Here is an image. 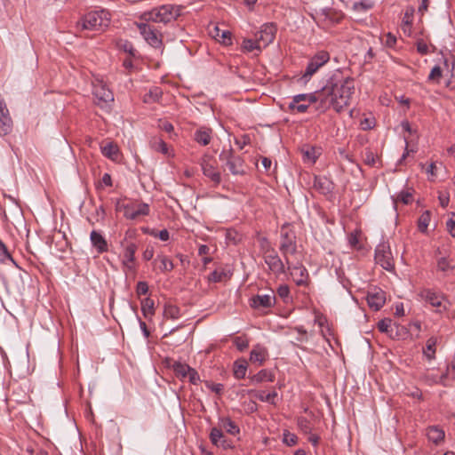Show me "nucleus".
Returning <instances> with one entry per match:
<instances>
[{
  "label": "nucleus",
  "mask_w": 455,
  "mask_h": 455,
  "mask_svg": "<svg viewBox=\"0 0 455 455\" xmlns=\"http://www.w3.org/2000/svg\"><path fill=\"white\" fill-rule=\"evenodd\" d=\"M365 164H367L370 166H374L376 164V158L372 152L368 151L365 153V158H364Z\"/></svg>",
  "instance_id": "61"
},
{
  "label": "nucleus",
  "mask_w": 455,
  "mask_h": 455,
  "mask_svg": "<svg viewBox=\"0 0 455 455\" xmlns=\"http://www.w3.org/2000/svg\"><path fill=\"white\" fill-rule=\"evenodd\" d=\"M313 188L320 194L329 196L332 194L335 185L332 180L326 176H315Z\"/></svg>",
  "instance_id": "13"
},
{
  "label": "nucleus",
  "mask_w": 455,
  "mask_h": 455,
  "mask_svg": "<svg viewBox=\"0 0 455 455\" xmlns=\"http://www.w3.org/2000/svg\"><path fill=\"white\" fill-rule=\"evenodd\" d=\"M275 303L274 291L271 294L255 295L251 299V306L254 308H269Z\"/></svg>",
  "instance_id": "16"
},
{
  "label": "nucleus",
  "mask_w": 455,
  "mask_h": 455,
  "mask_svg": "<svg viewBox=\"0 0 455 455\" xmlns=\"http://www.w3.org/2000/svg\"><path fill=\"white\" fill-rule=\"evenodd\" d=\"M233 342L240 352L244 351L249 347V340L245 335L234 338Z\"/></svg>",
  "instance_id": "46"
},
{
  "label": "nucleus",
  "mask_w": 455,
  "mask_h": 455,
  "mask_svg": "<svg viewBox=\"0 0 455 455\" xmlns=\"http://www.w3.org/2000/svg\"><path fill=\"white\" fill-rule=\"evenodd\" d=\"M212 129L202 127L195 132L194 140L203 146L210 144L212 140Z\"/></svg>",
  "instance_id": "25"
},
{
  "label": "nucleus",
  "mask_w": 455,
  "mask_h": 455,
  "mask_svg": "<svg viewBox=\"0 0 455 455\" xmlns=\"http://www.w3.org/2000/svg\"><path fill=\"white\" fill-rule=\"evenodd\" d=\"M212 36L225 45L232 44V34L228 30H221L217 26L211 32Z\"/></svg>",
  "instance_id": "28"
},
{
  "label": "nucleus",
  "mask_w": 455,
  "mask_h": 455,
  "mask_svg": "<svg viewBox=\"0 0 455 455\" xmlns=\"http://www.w3.org/2000/svg\"><path fill=\"white\" fill-rule=\"evenodd\" d=\"M374 6V2L371 0H360L352 4V10L355 12H365Z\"/></svg>",
  "instance_id": "35"
},
{
  "label": "nucleus",
  "mask_w": 455,
  "mask_h": 455,
  "mask_svg": "<svg viewBox=\"0 0 455 455\" xmlns=\"http://www.w3.org/2000/svg\"><path fill=\"white\" fill-rule=\"evenodd\" d=\"M442 68L439 66H435L428 76V80L439 83V80L442 77Z\"/></svg>",
  "instance_id": "52"
},
{
  "label": "nucleus",
  "mask_w": 455,
  "mask_h": 455,
  "mask_svg": "<svg viewBox=\"0 0 455 455\" xmlns=\"http://www.w3.org/2000/svg\"><path fill=\"white\" fill-rule=\"evenodd\" d=\"M286 269L290 271V274L297 285L302 286L307 283L308 273L302 264L292 266L291 263V268L286 267Z\"/></svg>",
  "instance_id": "15"
},
{
  "label": "nucleus",
  "mask_w": 455,
  "mask_h": 455,
  "mask_svg": "<svg viewBox=\"0 0 455 455\" xmlns=\"http://www.w3.org/2000/svg\"><path fill=\"white\" fill-rule=\"evenodd\" d=\"M227 166L233 175H242L245 173L243 170V160L238 156H235L230 159Z\"/></svg>",
  "instance_id": "27"
},
{
  "label": "nucleus",
  "mask_w": 455,
  "mask_h": 455,
  "mask_svg": "<svg viewBox=\"0 0 455 455\" xmlns=\"http://www.w3.org/2000/svg\"><path fill=\"white\" fill-rule=\"evenodd\" d=\"M250 379L253 383H261L264 381H274V374L267 370H261L258 373L250 376Z\"/></svg>",
  "instance_id": "34"
},
{
  "label": "nucleus",
  "mask_w": 455,
  "mask_h": 455,
  "mask_svg": "<svg viewBox=\"0 0 455 455\" xmlns=\"http://www.w3.org/2000/svg\"><path fill=\"white\" fill-rule=\"evenodd\" d=\"M180 15L179 10L172 4H165L160 7L146 12L141 15V19L148 22L167 24L175 20Z\"/></svg>",
  "instance_id": "4"
},
{
  "label": "nucleus",
  "mask_w": 455,
  "mask_h": 455,
  "mask_svg": "<svg viewBox=\"0 0 455 455\" xmlns=\"http://www.w3.org/2000/svg\"><path fill=\"white\" fill-rule=\"evenodd\" d=\"M427 438L429 439V441L437 444L441 441L443 440L444 432L441 428H438L437 427L433 426V427H429L427 428Z\"/></svg>",
  "instance_id": "33"
},
{
  "label": "nucleus",
  "mask_w": 455,
  "mask_h": 455,
  "mask_svg": "<svg viewBox=\"0 0 455 455\" xmlns=\"http://www.w3.org/2000/svg\"><path fill=\"white\" fill-rule=\"evenodd\" d=\"M267 357V350L259 344L252 348L250 354V361L251 363H258L259 365L265 362Z\"/></svg>",
  "instance_id": "24"
},
{
  "label": "nucleus",
  "mask_w": 455,
  "mask_h": 455,
  "mask_svg": "<svg viewBox=\"0 0 455 455\" xmlns=\"http://www.w3.org/2000/svg\"><path fill=\"white\" fill-rule=\"evenodd\" d=\"M354 92V78L345 77L339 72L333 74L322 88L324 110L332 108L337 113H341L350 105Z\"/></svg>",
  "instance_id": "1"
},
{
  "label": "nucleus",
  "mask_w": 455,
  "mask_h": 455,
  "mask_svg": "<svg viewBox=\"0 0 455 455\" xmlns=\"http://www.w3.org/2000/svg\"><path fill=\"white\" fill-rule=\"evenodd\" d=\"M188 378L189 379V382L194 385H196L200 381V377H199L198 372L193 368H190Z\"/></svg>",
  "instance_id": "55"
},
{
  "label": "nucleus",
  "mask_w": 455,
  "mask_h": 455,
  "mask_svg": "<svg viewBox=\"0 0 455 455\" xmlns=\"http://www.w3.org/2000/svg\"><path fill=\"white\" fill-rule=\"evenodd\" d=\"M261 250L263 252L264 261L275 276H279L286 272L287 265L277 254L276 251L270 245L267 238L262 239Z\"/></svg>",
  "instance_id": "3"
},
{
  "label": "nucleus",
  "mask_w": 455,
  "mask_h": 455,
  "mask_svg": "<svg viewBox=\"0 0 455 455\" xmlns=\"http://www.w3.org/2000/svg\"><path fill=\"white\" fill-rule=\"evenodd\" d=\"M209 438L211 443L217 448L228 450L235 447L234 441L227 437L226 434L219 427H213L211 429Z\"/></svg>",
  "instance_id": "9"
},
{
  "label": "nucleus",
  "mask_w": 455,
  "mask_h": 455,
  "mask_svg": "<svg viewBox=\"0 0 455 455\" xmlns=\"http://www.w3.org/2000/svg\"><path fill=\"white\" fill-rule=\"evenodd\" d=\"M322 89L319 91H316L313 93H302L295 95L291 100H293V103H299V102H308V103H316L317 106L315 107V109L323 113L325 112L323 108V98Z\"/></svg>",
  "instance_id": "10"
},
{
  "label": "nucleus",
  "mask_w": 455,
  "mask_h": 455,
  "mask_svg": "<svg viewBox=\"0 0 455 455\" xmlns=\"http://www.w3.org/2000/svg\"><path fill=\"white\" fill-rule=\"evenodd\" d=\"M431 220V212L427 210L418 219V229L420 233L427 234Z\"/></svg>",
  "instance_id": "32"
},
{
  "label": "nucleus",
  "mask_w": 455,
  "mask_h": 455,
  "mask_svg": "<svg viewBox=\"0 0 455 455\" xmlns=\"http://www.w3.org/2000/svg\"><path fill=\"white\" fill-rule=\"evenodd\" d=\"M391 328H392L391 319L385 318V319L380 320L378 323V329L381 332L388 333L389 331H391Z\"/></svg>",
  "instance_id": "51"
},
{
  "label": "nucleus",
  "mask_w": 455,
  "mask_h": 455,
  "mask_svg": "<svg viewBox=\"0 0 455 455\" xmlns=\"http://www.w3.org/2000/svg\"><path fill=\"white\" fill-rule=\"evenodd\" d=\"M375 261L384 269L391 271L394 269V260L389 247L385 243L379 244L375 250Z\"/></svg>",
  "instance_id": "8"
},
{
  "label": "nucleus",
  "mask_w": 455,
  "mask_h": 455,
  "mask_svg": "<svg viewBox=\"0 0 455 455\" xmlns=\"http://www.w3.org/2000/svg\"><path fill=\"white\" fill-rule=\"evenodd\" d=\"M413 201L412 193L410 191H401L396 197L395 202H401L403 204H409Z\"/></svg>",
  "instance_id": "49"
},
{
  "label": "nucleus",
  "mask_w": 455,
  "mask_h": 455,
  "mask_svg": "<svg viewBox=\"0 0 455 455\" xmlns=\"http://www.w3.org/2000/svg\"><path fill=\"white\" fill-rule=\"evenodd\" d=\"M234 156H235V155H234L232 149H229L228 151L223 150L220 154V160L226 162V164H228V161H230V159H232Z\"/></svg>",
  "instance_id": "56"
},
{
  "label": "nucleus",
  "mask_w": 455,
  "mask_h": 455,
  "mask_svg": "<svg viewBox=\"0 0 455 455\" xmlns=\"http://www.w3.org/2000/svg\"><path fill=\"white\" fill-rule=\"evenodd\" d=\"M163 96V91L159 87H153L143 96V102L147 104L158 102Z\"/></svg>",
  "instance_id": "31"
},
{
  "label": "nucleus",
  "mask_w": 455,
  "mask_h": 455,
  "mask_svg": "<svg viewBox=\"0 0 455 455\" xmlns=\"http://www.w3.org/2000/svg\"><path fill=\"white\" fill-rule=\"evenodd\" d=\"M435 270L443 278L449 276L455 270V264L450 256H440L436 258Z\"/></svg>",
  "instance_id": "14"
},
{
  "label": "nucleus",
  "mask_w": 455,
  "mask_h": 455,
  "mask_svg": "<svg viewBox=\"0 0 455 455\" xmlns=\"http://www.w3.org/2000/svg\"><path fill=\"white\" fill-rule=\"evenodd\" d=\"M101 152L103 156L112 160L116 159L118 156L117 146L113 144L112 142H108L105 146L101 147Z\"/></svg>",
  "instance_id": "40"
},
{
  "label": "nucleus",
  "mask_w": 455,
  "mask_h": 455,
  "mask_svg": "<svg viewBox=\"0 0 455 455\" xmlns=\"http://www.w3.org/2000/svg\"><path fill=\"white\" fill-rule=\"evenodd\" d=\"M303 156L307 160H308L312 163H315L318 157V156L316 155L315 149L313 148L304 151Z\"/></svg>",
  "instance_id": "54"
},
{
  "label": "nucleus",
  "mask_w": 455,
  "mask_h": 455,
  "mask_svg": "<svg viewBox=\"0 0 455 455\" xmlns=\"http://www.w3.org/2000/svg\"><path fill=\"white\" fill-rule=\"evenodd\" d=\"M91 242L99 253L108 251V243L102 235L96 230H92L90 235Z\"/></svg>",
  "instance_id": "23"
},
{
  "label": "nucleus",
  "mask_w": 455,
  "mask_h": 455,
  "mask_svg": "<svg viewBox=\"0 0 455 455\" xmlns=\"http://www.w3.org/2000/svg\"><path fill=\"white\" fill-rule=\"evenodd\" d=\"M156 263H159L158 268L164 273L171 272L174 268L172 260L165 255H157L154 259V264Z\"/></svg>",
  "instance_id": "30"
},
{
  "label": "nucleus",
  "mask_w": 455,
  "mask_h": 455,
  "mask_svg": "<svg viewBox=\"0 0 455 455\" xmlns=\"http://www.w3.org/2000/svg\"><path fill=\"white\" fill-rule=\"evenodd\" d=\"M277 295L285 302L288 303L291 300L290 298V288L287 284H281L277 288Z\"/></svg>",
  "instance_id": "48"
},
{
  "label": "nucleus",
  "mask_w": 455,
  "mask_h": 455,
  "mask_svg": "<svg viewBox=\"0 0 455 455\" xmlns=\"http://www.w3.org/2000/svg\"><path fill=\"white\" fill-rule=\"evenodd\" d=\"M151 147L157 152H161L164 155L168 154L167 144L161 138H154L151 140Z\"/></svg>",
  "instance_id": "42"
},
{
  "label": "nucleus",
  "mask_w": 455,
  "mask_h": 455,
  "mask_svg": "<svg viewBox=\"0 0 455 455\" xmlns=\"http://www.w3.org/2000/svg\"><path fill=\"white\" fill-rule=\"evenodd\" d=\"M207 387H209L212 392L216 394H220L223 391L224 386L220 383H206Z\"/></svg>",
  "instance_id": "57"
},
{
  "label": "nucleus",
  "mask_w": 455,
  "mask_h": 455,
  "mask_svg": "<svg viewBox=\"0 0 455 455\" xmlns=\"http://www.w3.org/2000/svg\"><path fill=\"white\" fill-rule=\"evenodd\" d=\"M437 342L438 339L435 336L430 337L426 341V346L423 347V355L427 360L431 361L435 358Z\"/></svg>",
  "instance_id": "26"
},
{
  "label": "nucleus",
  "mask_w": 455,
  "mask_h": 455,
  "mask_svg": "<svg viewBox=\"0 0 455 455\" xmlns=\"http://www.w3.org/2000/svg\"><path fill=\"white\" fill-rule=\"evenodd\" d=\"M297 424H298L299 428L304 434H306V435L311 434L312 426H311L310 421L307 419H306L304 417H299L297 419Z\"/></svg>",
  "instance_id": "47"
},
{
  "label": "nucleus",
  "mask_w": 455,
  "mask_h": 455,
  "mask_svg": "<svg viewBox=\"0 0 455 455\" xmlns=\"http://www.w3.org/2000/svg\"><path fill=\"white\" fill-rule=\"evenodd\" d=\"M164 316L167 319H178L180 316V310L177 306L166 303L164 308Z\"/></svg>",
  "instance_id": "38"
},
{
  "label": "nucleus",
  "mask_w": 455,
  "mask_h": 455,
  "mask_svg": "<svg viewBox=\"0 0 455 455\" xmlns=\"http://www.w3.org/2000/svg\"><path fill=\"white\" fill-rule=\"evenodd\" d=\"M249 393L250 394L254 393V396L261 402H267L271 404H275V399L277 396L276 392H271V393L266 394L264 391L251 390V391H249Z\"/></svg>",
  "instance_id": "37"
},
{
  "label": "nucleus",
  "mask_w": 455,
  "mask_h": 455,
  "mask_svg": "<svg viewBox=\"0 0 455 455\" xmlns=\"http://www.w3.org/2000/svg\"><path fill=\"white\" fill-rule=\"evenodd\" d=\"M154 300L150 298H145L141 300V311L146 318H151L155 315Z\"/></svg>",
  "instance_id": "36"
},
{
  "label": "nucleus",
  "mask_w": 455,
  "mask_h": 455,
  "mask_svg": "<svg viewBox=\"0 0 455 455\" xmlns=\"http://www.w3.org/2000/svg\"><path fill=\"white\" fill-rule=\"evenodd\" d=\"M446 229L452 237H455V220L451 218L446 221Z\"/></svg>",
  "instance_id": "58"
},
{
  "label": "nucleus",
  "mask_w": 455,
  "mask_h": 455,
  "mask_svg": "<svg viewBox=\"0 0 455 455\" xmlns=\"http://www.w3.org/2000/svg\"><path fill=\"white\" fill-rule=\"evenodd\" d=\"M138 28L148 44L155 48H160L162 46V35L159 34L153 26L145 22L138 24Z\"/></svg>",
  "instance_id": "7"
},
{
  "label": "nucleus",
  "mask_w": 455,
  "mask_h": 455,
  "mask_svg": "<svg viewBox=\"0 0 455 455\" xmlns=\"http://www.w3.org/2000/svg\"><path fill=\"white\" fill-rule=\"evenodd\" d=\"M159 127L161 130L170 133L173 131V125L168 121H159Z\"/></svg>",
  "instance_id": "60"
},
{
  "label": "nucleus",
  "mask_w": 455,
  "mask_h": 455,
  "mask_svg": "<svg viewBox=\"0 0 455 455\" xmlns=\"http://www.w3.org/2000/svg\"><path fill=\"white\" fill-rule=\"evenodd\" d=\"M417 51L422 55L427 54L428 46L423 40H419L417 42Z\"/></svg>",
  "instance_id": "59"
},
{
  "label": "nucleus",
  "mask_w": 455,
  "mask_h": 455,
  "mask_svg": "<svg viewBox=\"0 0 455 455\" xmlns=\"http://www.w3.org/2000/svg\"><path fill=\"white\" fill-rule=\"evenodd\" d=\"M330 60V53L326 51L317 52L310 60L307 65L305 72L302 76L306 81H307L314 74H315L320 68L326 64Z\"/></svg>",
  "instance_id": "6"
},
{
  "label": "nucleus",
  "mask_w": 455,
  "mask_h": 455,
  "mask_svg": "<svg viewBox=\"0 0 455 455\" xmlns=\"http://www.w3.org/2000/svg\"><path fill=\"white\" fill-rule=\"evenodd\" d=\"M438 199H439V202H440V205L443 207V208H445L448 206L449 204V202H450V198H449V196H444L443 194H440L439 196H438Z\"/></svg>",
  "instance_id": "64"
},
{
  "label": "nucleus",
  "mask_w": 455,
  "mask_h": 455,
  "mask_svg": "<svg viewBox=\"0 0 455 455\" xmlns=\"http://www.w3.org/2000/svg\"><path fill=\"white\" fill-rule=\"evenodd\" d=\"M217 427L220 428L223 432L225 431V433L234 437H236L240 435V427L228 417L220 418Z\"/></svg>",
  "instance_id": "20"
},
{
  "label": "nucleus",
  "mask_w": 455,
  "mask_h": 455,
  "mask_svg": "<svg viewBox=\"0 0 455 455\" xmlns=\"http://www.w3.org/2000/svg\"><path fill=\"white\" fill-rule=\"evenodd\" d=\"M311 104L308 102L293 103V100H291L288 105V109L291 112L305 113Z\"/></svg>",
  "instance_id": "44"
},
{
  "label": "nucleus",
  "mask_w": 455,
  "mask_h": 455,
  "mask_svg": "<svg viewBox=\"0 0 455 455\" xmlns=\"http://www.w3.org/2000/svg\"><path fill=\"white\" fill-rule=\"evenodd\" d=\"M111 16L108 11H92L84 14L76 23L77 31H100L108 27Z\"/></svg>",
  "instance_id": "2"
},
{
  "label": "nucleus",
  "mask_w": 455,
  "mask_h": 455,
  "mask_svg": "<svg viewBox=\"0 0 455 455\" xmlns=\"http://www.w3.org/2000/svg\"><path fill=\"white\" fill-rule=\"evenodd\" d=\"M143 259L148 261L154 257V248L148 246L142 254Z\"/></svg>",
  "instance_id": "62"
},
{
  "label": "nucleus",
  "mask_w": 455,
  "mask_h": 455,
  "mask_svg": "<svg viewBox=\"0 0 455 455\" xmlns=\"http://www.w3.org/2000/svg\"><path fill=\"white\" fill-rule=\"evenodd\" d=\"M137 251V245L133 243H130L126 245L124 251V265L130 270L134 269L135 253Z\"/></svg>",
  "instance_id": "22"
},
{
  "label": "nucleus",
  "mask_w": 455,
  "mask_h": 455,
  "mask_svg": "<svg viewBox=\"0 0 455 455\" xmlns=\"http://www.w3.org/2000/svg\"><path fill=\"white\" fill-rule=\"evenodd\" d=\"M243 48L244 51L251 52L254 50H261V48H264L261 44H259V42L255 37V40L252 39H244L243 42Z\"/></svg>",
  "instance_id": "43"
},
{
  "label": "nucleus",
  "mask_w": 455,
  "mask_h": 455,
  "mask_svg": "<svg viewBox=\"0 0 455 455\" xmlns=\"http://www.w3.org/2000/svg\"><path fill=\"white\" fill-rule=\"evenodd\" d=\"M283 442L287 445V446H293L297 443L298 442V437L296 435L292 434V433H290L289 431L285 430L283 432Z\"/></svg>",
  "instance_id": "50"
},
{
  "label": "nucleus",
  "mask_w": 455,
  "mask_h": 455,
  "mask_svg": "<svg viewBox=\"0 0 455 455\" xmlns=\"http://www.w3.org/2000/svg\"><path fill=\"white\" fill-rule=\"evenodd\" d=\"M419 296L431 306L438 308L439 311H442V307L445 309V307L443 306L442 303L443 297L439 293L435 292L430 289H425L419 292Z\"/></svg>",
  "instance_id": "18"
},
{
  "label": "nucleus",
  "mask_w": 455,
  "mask_h": 455,
  "mask_svg": "<svg viewBox=\"0 0 455 455\" xmlns=\"http://www.w3.org/2000/svg\"><path fill=\"white\" fill-rule=\"evenodd\" d=\"M123 48L124 50V52H128L130 55L132 56H135L136 54V50L135 48L132 46V44L129 42H125L123 45Z\"/></svg>",
  "instance_id": "63"
},
{
  "label": "nucleus",
  "mask_w": 455,
  "mask_h": 455,
  "mask_svg": "<svg viewBox=\"0 0 455 455\" xmlns=\"http://www.w3.org/2000/svg\"><path fill=\"white\" fill-rule=\"evenodd\" d=\"M201 167L204 176L208 177L215 184H220L221 180L220 172L214 165L212 157L204 156L202 158Z\"/></svg>",
  "instance_id": "11"
},
{
  "label": "nucleus",
  "mask_w": 455,
  "mask_h": 455,
  "mask_svg": "<svg viewBox=\"0 0 455 455\" xmlns=\"http://www.w3.org/2000/svg\"><path fill=\"white\" fill-rule=\"evenodd\" d=\"M323 14L326 20H329L332 24L339 23L343 19V14L334 9L323 10Z\"/></svg>",
  "instance_id": "39"
},
{
  "label": "nucleus",
  "mask_w": 455,
  "mask_h": 455,
  "mask_svg": "<svg viewBox=\"0 0 455 455\" xmlns=\"http://www.w3.org/2000/svg\"><path fill=\"white\" fill-rule=\"evenodd\" d=\"M173 371L175 372V375L178 377V378H187L188 373H189V370H190V366L186 364V363H181L180 362H175L173 363Z\"/></svg>",
  "instance_id": "41"
},
{
  "label": "nucleus",
  "mask_w": 455,
  "mask_h": 455,
  "mask_svg": "<svg viewBox=\"0 0 455 455\" xmlns=\"http://www.w3.org/2000/svg\"><path fill=\"white\" fill-rule=\"evenodd\" d=\"M136 292L139 296L146 295L148 292V284L145 281H140L137 283Z\"/></svg>",
  "instance_id": "53"
},
{
  "label": "nucleus",
  "mask_w": 455,
  "mask_h": 455,
  "mask_svg": "<svg viewBox=\"0 0 455 455\" xmlns=\"http://www.w3.org/2000/svg\"><path fill=\"white\" fill-rule=\"evenodd\" d=\"M248 368V363L245 359H238L234 363L233 374L237 379H242L245 377Z\"/></svg>",
  "instance_id": "29"
},
{
  "label": "nucleus",
  "mask_w": 455,
  "mask_h": 455,
  "mask_svg": "<svg viewBox=\"0 0 455 455\" xmlns=\"http://www.w3.org/2000/svg\"><path fill=\"white\" fill-rule=\"evenodd\" d=\"M279 251L285 259L288 268H291V260L289 255H293L297 252L296 235L291 230H286V226L283 225L281 228V241Z\"/></svg>",
  "instance_id": "5"
},
{
  "label": "nucleus",
  "mask_w": 455,
  "mask_h": 455,
  "mask_svg": "<svg viewBox=\"0 0 455 455\" xmlns=\"http://www.w3.org/2000/svg\"><path fill=\"white\" fill-rule=\"evenodd\" d=\"M276 34V26L274 23L262 25L260 30L255 34V37L264 48L271 44Z\"/></svg>",
  "instance_id": "12"
},
{
  "label": "nucleus",
  "mask_w": 455,
  "mask_h": 455,
  "mask_svg": "<svg viewBox=\"0 0 455 455\" xmlns=\"http://www.w3.org/2000/svg\"><path fill=\"white\" fill-rule=\"evenodd\" d=\"M226 278H228V273L223 269H216L213 272H212L208 276V280L213 283L222 282Z\"/></svg>",
  "instance_id": "45"
},
{
  "label": "nucleus",
  "mask_w": 455,
  "mask_h": 455,
  "mask_svg": "<svg viewBox=\"0 0 455 455\" xmlns=\"http://www.w3.org/2000/svg\"><path fill=\"white\" fill-rule=\"evenodd\" d=\"M93 94L100 101H102L104 103L114 100L112 92L102 82H100L99 84L94 85Z\"/></svg>",
  "instance_id": "21"
},
{
  "label": "nucleus",
  "mask_w": 455,
  "mask_h": 455,
  "mask_svg": "<svg viewBox=\"0 0 455 455\" xmlns=\"http://www.w3.org/2000/svg\"><path fill=\"white\" fill-rule=\"evenodd\" d=\"M369 307L374 311L379 310L386 302L385 292L382 290L369 291L367 294Z\"/></svg>",
  "instance_id": "17"
},
{
  "label": "nucleus",
  "mask_w": 455,
  "mask_h": 455,
  "mask_svg": "<svg viewBox=\"0 0 455 455\" xmlns=\"http://www.w3.org/2000/svg\"><path fill=\"white\" fill-rule=\"evenodd\" d=\"M149 214V206L148 204L141 203L137 205V208L130 207L129 205L124 208V217L128 220H136L140 216H147Z\"/></svg>",
  "instance_id": "19"
}]
</instances>
